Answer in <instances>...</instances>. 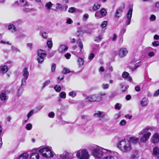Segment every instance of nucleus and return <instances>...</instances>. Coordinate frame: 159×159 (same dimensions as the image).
<instances>
[{"label":"nucleus","mask_w":159,"mask_h":159,"mask_svg":"<svg viewBox=\"0 0 159 159\" xmlns=\"http://www.w3.org/2000/svg\"><path fill=\"white\" fill-rule=\"evenodd\" d=\"M117 147L122 152L126 153L131 149L130 142L127 139H123L120 141L117 144Z\"/></svg>","instance_id":"obj_1"},{"label":"nucleus","mask_w":159,"mask_h":159,"mask_svg":"<svg viewBox=\"0 0 159 159\" xmlns=\"http://www.w3.org/2000/svg\"><path fill=\"white\" fill-rule=\"evenodd\" d=\"M152 130V127L147 126L139 133V134L140 135L144 134L140 139L141 143H145L149 139V136L151 134L149 131H151Z\"/></svg>","instance_id":"obj_2"},{"label":"nucleus","mask_w":159,"mask_h":159,"mask_svg":"<svg viewBox=\"0 0 159 159\" xmlns=\"http://www.w3.org/2000/svg\"><path fill=\"white\" fill-rule=\"evenodd\" d=\"M92 154L96 158L98 159L101 158L103 156L104 153L106 152H103V150L106 151L107 152H110L111 150L106 149L102 148H96L92 149Z\"/></svg>","instance_id":"obj_3"},{"label":"nucleus","mask_w":159,"mask_h":159,"mask_svg":"<svg viewBox=\"0 0 159 159\" xmlns=\"http://www.w3.org/2000/svg\"><path fill=\"white\" fill-rule=\"evenodd\" d=\"M39 152L44 157L51 158L53 156V155L51 152V149L48 147H45L40 149L39 150Z\"/></svg>","instance_id":"obj_4"},{"label":"nucleus","mask_w":159,"mask_h":159,"mask_svg":"<svg viewBox=\"0 0 159 159\" xmlns=\"http://www.w3.org/2000/svg\"><path fill=\"white\" fill-rule=\"evenodd\" d=\"M102 99V97L99 95L93 94L87 96L85 99V101L87 102H99Z\"/></svg>","instance_id":"obj_5"},{"label":"nucleus","mask_w":159,"mask_h":159,"mask_svg":"<svg viewBox=\"0 0 159 159\" xmlns=\"http://www.w3.org/2000/svg\"><path fill=\"white\" fill-rule=\"evenodd\" d=\"M38 57L37 60L39 64L42 63L44 60V58L46 56V53L45 51L39 49L38 51Z\"/></svg>","instance_id":"obj_6"},{"label":"nucleus","mask_w":159,"mask_h":159,"mask_svg":"<svg viewBox=\"0 0 159 159\" xmlns=\"http://www.w3.org/2000/svg\"><path fill=\"white\" fill-rule=\"evenodd\" d=\"M76 155L80 159H88L89 157L88 152L86 149H84L81 152L80 151H78Z\"/></svg>","instance_id":"obj_7"},{"label":"nucleus","mask_w":159,"mask_h":159,"mask_svg":"<svg viewBox=\"0 0 159 159\" xmlns=\"http://www.w3.org/2000/svg\"><path fill=\"white\" fill-rule=\"evenodd\" d=\"M128 50L125 48H120L118 51V54L120 58H123L125 57L128 53Z\"/></svg>","instance_id":"obj_8"},{"label":"nucleus","mask_w":159,"mask_h":159,"mask_svg":"<svg viewBox=\"0 0 159 159\" xmlns=\"http://www.w3.org/2000/svg\"><path fill=\"white\" fill-rule=\"evenodd\" d=\"M132 14V9H130L129 10L126 15V17L125 18L126 20L125 24L126 25H129L131 21Z\"/></svg>","instance_id":"obj_9"},{"label":"nucleus","mask_w":159,"mask_h":159,"mask_svg":"<svg viewBox=\"0 0 159 159\" xmlns=\"http://www.w3.org/2000/svg\"><path fill=\"white\" fill-rule=\"evenodd\" d=\"M94 116L96 117H100L99 120L102 122L104 121L103 120V117L105 115V113L103 112L98 111L95 112L93 114Z\"/></svg>","instance_id":"obj_10"},{"label":"nucleus","mask_w":159,"mask_h":159,"mask_svg":"<svg viewBox=\"0 0 159 159\" xmlns=\"http://www.w3.org/2000/svg\"><path fill=\"white\" fill-rule=\"evenodd\" d=\"M68 47L67 45L61 44H60L58 48V51L61 53L65 52L68 49Z\"/></svg>","instance_id":"obj_11"},{"label":"nucleus","mask_w":159,"mask_h":159,"mask_svg":"<svg viewBox=\"0 0 159 159\" xmlns=\"http://www.w3.org/2000/svg\"><path fill=\"white\" fill-rule=\"evenodd\" d=\"M21 84L19 89H18L17 93V96H20L22 94L23 89H22V86L25 85L26 83V80H21Z\"/></svg>","instance_id":"obj_12"},{"label":"nucleus","mask_w":159,"mask_h":159,"mask_svg":"<svg viewBox=\"0 0 159 159\" xmlns=\"http://www.w3.org/2000/svg\"><path fill=\"white\" fill-rule=\"evenodd\" d=\"M9 68L7 66L4 65H2L0 66V73L5 74L8 70Z\"/></svg>","instance_id":"obj_13"},{"label":"nucleus","mask_w":159,"mask_h":159,"mask_svg":"<svg viewBox=\"0 0 159 159\" xmlns=\"http://www.w3.org/2000/svg\"><path fill=\"white\" fill-rule=\"evenodd\" d=\"M153 155L156 159H159V149L157 147L153 150Z\"/></svg>","instance_id":"obj_14"},{"label":"nucleus","mask_w":159,"mask_h":159,"mask_svg":"<svg viewBox=\"0 0 159 159\" xmlns=\"http://www.w3.org/2000/svg\"><path fill=\"white\" fill-rule=\"evenodd\" d=\"M71 153L69 154L68 152L65 151L63 154L60 155V157L62 159H70Z\"/></svg>","instance_id":"obj_15"},{"label":"nucleus","mask_w":159,"mask_h":159,"mask_svg":"<svg viewBox=\"0 0 159 159\" xmlns=\"http://www.w3.org/2000/svg\"><path fill=\"white\" fill-rule=\"evenodd\" d=\"M152 142L156 143L159 142V134L155 133L152 136Z\"/></svg>","instance_id":"obj_16"},{"label":"nucleus","mask_w":159,"mask_h":159,"mask_svg":"<svg viewBox=\"0 0 159 159\" xmlns=\"http://www.w3.org/2000/svg\"><path fill=\"white\" fill-rule=\"evenodd\" d=\"M123 12V8L121 7H119L118 8L116 11L115 14V16L117 18H119L122 15Z\"/></svg>","instance_id":"obj_17"},{"label":"nucleus","mask_w":159,"mask_h":159,"mask_svg":"<svg viewBox=\"0 0 159 159\" xmlns=\"http://www.w3.org/2000/svg\"><path fill=\"white\" fill-rule=\"evenodd\" d=\"M148 98H144L140 102V104L143 107L146 106L148 104Z\"/></svg>","instance_id":"obj_18"},{"label":"nucleus","mask_w":159,"mask_h":159,"mask_svg":"<svg viewBox=\"0 0 159 159\" xmlns=\"http://www.w3.org/2000/svg\"><path fill=\"white\" fill-rule=\"evenodd\" d=\"M22 74L24 77V79L26 80L27 79L29 75V73L28 69L26 68H25L24 69L22 72Z\"/></svg>","instance_id":"obj_19"},{"label":"nucleus","mask_w":159,"mask_h":159,"mask_svg":"<svg viewBox=\"0 0 159 159\" xmlns=\"http://www.w3.org/2000/svg\"><path fill=\"white\" fill-rule=\"evenodd\" d=\"M39 154L37 152H32L30 155V159H39Z\"/></svg>","instance_id":"obj_20"},{"label":"nucleus","mask_w":159,"mask_h":159,"mask_svg":"<svg viewBox=\"0 0 159 159\" xmlns=\"http://www.w3.org/2000/svg\"><path fill=\"white\" fill-rule=\"evenodd\" d=\"M111 152H105L106 155L104 157L103 159H115L110 154Z\"/></svg>","instance_id":"obj_21"},{"label":"nucleus","mask_w":159,"mask_h":159,"mask_svg":"<svg viewBox=\"0 0 159 159\" xmlns=\"http://www.w3.org/2000/svg\"><path fill=\"white\" fill-rule=\"evenodd\" d=\"M8 29L12 33L15 32L16 30V27L12 24L9 25Z\"/></svg>","instance_id":"obj_22"},{"label":"nucleus","mask_w":159,"mask_h":159,"mask_svg":"<svg viewBox=\"0 0 159 159\" xmlns=\"http://www.w3.org/2000/svg\"><path fill=\"white\" fill-rule=\"evenodd\" d=\"M29 155L26 153H23L21 154L19 158V159H28Z\"/></svg>","instance_id":"obj_23"},{"label":"nucleus","mask_w":159,"mask_h":159,"mask_svg":"<svg viewBox=\"0 0 159 159\" xmlns=\"http://www.w3.org/2000/svg\"><path fill=\"white\" fill-rule=\"evenodd\" d=\"M139 140V139L135 137H132L130 139V141L134 144L136 143Z\"/></svg>","instance_id":"obj_24"},{"label":"nucleus","mask_w":159,"mask_h":159,"mask_svg":"<svg viewBox=\"0 0 159 159\" xmlns=\"http://www.w3.org/2000/svg\"><path fill=\"white\" fill-rule=\"evenodd\" d=\"M141 62H139L136 63L135 65L134 66V67H133L132 66H130V68L132 70H135L139 67L140 66H141Z\"/></svg>","instance_id":"obj_25"},{"label":"nucleus","mask_w":159,"mask_h":159,"mask_svg":"<svg viewBox=\"0 0 159 159\" xmlns=\"http://www.w3.org/2000/svg\"><path fill=\"white\" fill-rule=\"evenodd\" d=\"M47 45L49 48L51 49L52 48V43L51 38L49 39L47 42Z\"/></svg>","instance_id":"obj_26"},{"label":"nucleus","mask_w":159,"mask_h":159,"mask_svg":"<svg viewBox=\"0 0 159 159\" xmlns=\"http://www.w3.org/2000/svg\"><path fill=\"white\" fill-rule=\"evenodd\" d=\"M84 61L83 59L81 58H79L77 61L78 65L79 66H83L84 63Z\"/></svg>","instance_id":"obj_27"},{"label":"nucleus","mask_w":159,"mask_h":159,"mask_svg":"<svg viewBox=\"0 0 159 159\" xmlns=\"http://www.w3.org/2000/svg\"><path fill=\"white\" fill-rule=\"evenodd\" d=\"M77 44L79 45V46L80 48V51H82V49L83 47V43L81 41L80 39H78L77 42Z\"/></svg>","instance_id":"obj_28"},{"label":"nucleus","mask_w":159,"mask_h":159,"mask_svg":"<svg viewBox=\"0 0 159 159\" xmlns=\"http://www.w3.org/2000/svg\"><path fill=\"white\" fill-rule=\"evenodd\" d=\"M0 98L2 101L6 100L7 99L6 94L5 93H2L0 94Z\"/></svg>","instance_id":"obj_29"},{"label":"nucleus","mask_w":159,"mask_h":159,"mask_svg":"<svg viewBox=\"0 0 159 159\" xmlns=\"http://www.w3.org/2000/svg\"><path fill=\"white\" fill-rule=\"evenodd\" d=\"M100 7V4L98 3H95L94 5L93 9L94 11H96L99 9Z\"/></svg>","instance_id":"obj_30"},{"label":"nucleus","mask_w":159,"mask_h":159,"mask_svg":"<svg viewBox=\"0 0 159 159\" xmlns=\"http://www.w3.org/2000/svg\"><path fill=\"white\" fill-rule=\"evenodd\" d=\"M121 88L122 92L125 93L126 91L129 86L127 85H124L122 84H121Z\"/></svg>","instance_id":"obj_31"},{"label":"nucleus","mask_w":159,"mask_h":159,"mask_svg":"<svg viewBox=\"0 0 159 159\" xmlns=\"http://www.w3.org/2000/svg\"><path fill=\"white\" fill-rule=\"evenodd\" d=\"M100 13L102 17L106 15L107 12L105 9L104 8H102L100 10Z\"/></svg>","instance_id":"obj_32"},{"label":"nucleus","mask_w":159,"mask_h":159,"mask_svg":"<svg viewBox=\"0 0 159 159\" xmlns=\"http://www.w3.org/2000/svg\"><path fill=\"white\" fill-rule=\"evenodd\" d=\"M52 3L51 2H49L48 3H46L45 5V7L48 10H50L51 9V7L52 6Z\"/></svg>","instance_id":"obj_33"},{"label":"nucleus","mask_w":159,"mask_h":159,"mask_svg":"<svg viewBox=\"0 0 159 159\" xmlns=\"http://www.w3.org/2000/svg\"><path fill=\"white\" fill-rule=\"evenodd\" d=\"M60 98H63L65 99L66 97V93L63 91L61 92L59 94Z\"/></svg>","instance_id":"obj_34"},{"label":"nucleus","mask_w":159,"mask_h":159,"mask_svg":"<svg viewBox=\"0 0 159 159\" xmlns=\"http://www.w3.org/2000/svg\"><path fill=\"white\" fill-rule=\"evenodd\" d=\"M122 107V105L121 104L119 103H117L115 106V108L116 110H119Z\"/></svg>","instance_id":"obj_35"},{"label":"nucleus","mask_w":159,"mask_h":159,"mask_svg":"<svg viewBox=\"0 0 159 159\" xmlns=\"http://www.w3.org/2000/svg\"><path fill=\"white\" fill-rule=\"evenodd\" d=\"M20 2L22 3H24L23 4V6H29V4L27 2V1H25V0H19Z\"/></svg>","instance_id":"obj_36"},{"label":"nucleus","mask_w":159,"mask_h":159,"mask_svg":"<svg viewBox=\"0 0 159 159\" xmlns=\"http://www.w3.org/2000/svg\"><path fill=\"white\" fill-rule=\"evenodd\" d=\"M70 72V71L69 69L66 68H64L62 71V73L64 74L68 73Z\"/></svg>","instance_id":"obj_37"},{"label":"nucleus","mask_w":159,"mask_h":159,"mask_svg":"<svg viewBox=\"0 0 159 159\" xmlns=\"http://www.w3.org/2000/svg\"><path fill=\"white\" fill-rule=\"evenodd\" d=\"M102 36L99 35L95 38L94 41L96 42H99L102 39Z\"/></svg>","instance_id":"obj_38"},{"label":"nucleus","mask_w":159,"mask_h":159,"mask_svg":"<svg viewBox=\"0 0 159 159\" xmlns=\"http://www.w3.org/2000/svg\"><path fill=\"white\" fill-rule=\"evenodd\" d=\"M32 127V125L31 124L29 123L26 125V129L27 130H30Z\"/></svg>","instance_id":"obj_39"},{"label":"nucleus","mask_w":159,"mask_h":159,"mask_svg":"<svg viewBox=\"0 0 159 159\" xmlns=\"http://www.w3.org/2000/svg\"><path fill=\"white\" fill-rule=\"evenodd\" d=\"M129 74L128 72H124L122 75V77L124 78H129Z\"/></svg>","instance_id":"obj_40"},{"label":"nucleus","mask_w":159,"mask_h":159,"mask_svg":"<svg viewBox=\"0 0 159 159\" xmlns=\"http://www.w3.org/2000/svg\"><path fill=\"white\" fill-rule=\"evenodd\" d=\"M54 89L57 92H60L61 90V88L60 86L56 85L54 86Z\"/></svg>","instance_id":"obj_41"},{"label":"nucleus","mask_w":159,"mask_h":159,"mask_svg":"<svg viewBox=\"0 0 159 159\" xmlns=\"http://www.w3.org/2000/svg\"><path fill=\"white\" fill-rule=\"evenodd\" d=\"M69 95L72 98H74L76 96V93L74 91H72L69 93Z\"/></svg>","instance_id":"obj_42"},{"label":"nucleus","mask_w":159,"mask_h":159,"mask_svg":"<svg viewBox=\"0 0 159 159\" xmlns=\"http://www.w3.org/2000/svg\"><path fill=\"white\" fill-rule=\"evenodd\" d=\"M94 55L93 53H91L89 54L88 56V59L89 60V61H91L94 57Z\"/></svg>","instance_id":"obj_43"},{"label":"nucleus","mask_w":159,"mask_h":159,"mask_svg":"<svg viewBox=\"0 0 159 159\" xmlns=\"http://www.w3.org/2000/svg\"><path fill=\"white\" fill-rule=\"evenodd\" d=\"M95 16L96 17H97L98 18H100L102 17V16L100 13V12H96L95 14Z\"/></svg>","instance_id":"obj_44"},{"label":"nucleus","mask_w":159,"mask_h":159,"mask_svg":"<svg viewBox=\"0 0 159 159\" xmlns=\"http://www.w3.org/2000/svg\"><path fill=\"white\" fill-rule=\"evenodd\" d=\"M107 22L106 21H103L101 24V26L102 28L106 27L107 25Z\"/></svg>","instance_id":"obj_45"},{"label":"nucleus","mask_w":159,"mask_h":159,"mask_svg":"<svg viewBox=\"0 0 159 159\" xmlns=\"http://www.w3.org/2000/svg\"><path fill=\"white\" fill-rule=\"evenodd\" d=\"M34 114V111L33 110L30 111L27 115V117L28 119L32 115Z\"/></svg>","instance_id":"obj_46"},{"label":"nucleus","mask_w":159,"mask_h":159,"mask_svg":"<svg viewBox=\"0 0 159 159\" xmlns=\"http://www.w3.org/2000/svg\"><path fill=\"white\" fill-rule=\"evenodd\" d=\"M89 15L88 14L86 13L83 16V20L84 21H85L87 20L89 18Z\"/></svg>","instance_id":"obj_47"},{"label":"nucleus","mask_w":159,"mask_h":159,"mask_svg":"<svg viewBox=\"0 0 159 159\" xmlns=\"http://www.w3.org/2000/svg\"><path fill=\"white\" fill-rule=\"evenodd\" d=\"M109 85L108 84H103L102 85V87L103 89H108Z\"/></svg>","instance_id":"obj_48"},{"label":"nucleus","mask_w":159,"mask_h":159,"mask_svg":"<svg viewBox=\"0 0 159 159\" xmlns=\"http://www.w3.org/2000/svg\"><path fill=\"white\" fill-rule=\"evenodd\" d=\"M50 83V81L49 80L47 81H45L43 84V86L42 87V88L43 89L46 86L48 85Z\"/></svg>","instance_id":"obj_49"},{"label":"nucleus","mask_w":159,"mask_h":159,"mask_svg":"<svg viewBox=\"0 0 159 159\" xmlns=\"http://www.w3.org/2000/svg\"><path fill=\"white\" fill-rule=\"evenodd\" d=\"M126 123V121L124 120H122L120 121L119 124L121 126H123L125 125Z\"/></svg>","instance_id":"obj_50"},{"label":"nucleus","mask_w":159,"mask_h":159,"mask_svg":"<svg viewBox=\"0 0 159 159\" xmlns=\"http://www.w3.org/2000/svg\"><path fill=\"white\" fill-rule=\"evenodd\" d=\"M48 116L50 118H53L55 116V113L53 112H51L48 114Z\"/></svg>","instance_id":"obj_51"},{"label":"nucleus","mask_w":159,"mask_h":159,"mask_svg":"<svg viewBox=\"0 0 159 159\" xmlns=\"http://www.w3.org/2000/svg\"><path fill=\"white\" fill-rule=\"evenodd\" d=\"M75 8L73 7L70 8L68 10V11L70 13H73L75 12Z\"/></svg>","instance_id":"obj_52"},{"label":"nucleus","mask_w":159,"mask_h":159,"mask_svg":"<svg viewBox=\"0 0 159 159\" xmlns=\"http://www.w3.org/2000/svg\"><path fill=\"white\" fill-rule=\"evenodd\" d=\"M56 65L55 64H53L51 67V70L52 72H54L55 70Z\"/></svg>","instance_id":"obj_53"},{"label":"nucleus","mask_w":159,"mask_h":159,"mask_svg":"<svg viewBox=\"0 0 159 159\" xmlns=\"http://www.w3.org/2000/svg\"><path fill=\"white\" fill-rule=\"evenodd\" d=\"M137 154V153L136 152H134V153L133 154L130 158H133L134 159H136V155Z\"/></svg>","instance_id":"obj_54"},{"label":"nucleus","mask_w":159,"mask_h":159,"mask_svg":"<svg viewBox=\"0 0 159 159\" xmlns=\"http://www.w3.org/2000/svg\"><path fill=\"white\" fill-rule=\"evenodd\" d=\"M152 44L154 46H157L159 45V42L158 41L153 42L152 43Z\"/></svg>","instance_id":"obj_55"},{"label":"nucleus","mask_w":159,"mask_h":159,"mask_svg":"<svg viewBox=\"0 0 159 159\" xmlns=\"http://www.w3.org/2000/svg\"><path fill=\"white\" fill-rule=\"evenodd\" d=\"M156 19V16L154 15H152L151 16L150 18V20L153 21Z\"/></svg>","instance_id":"obj_56"},{"label":"nucleus","mask_w":159,"mask_h":159,"mask_svg":"<svg viewBox=\"0 0 159 159\" xmlns=\"http://www.w3.org/2000/svg\"><path fill=\"white\" fill-rule=\"evenodd\" d=\"M71 54L70 53H67L65 55V57L67 59H69L70 57Z\"/></svg>","instance_id":"obj_57"},{"label":"nucleus","mask_w":159,"mask_h":159,"mask_svg":"<svg viewBox=\"0 0 159 159\" xmlns=\"http://www.w3.org/2000/svg\"><path fill=\"white\" fill-rule=\"evenodd\" d=\"M56 8L57 9H60L62 8V6L61 4L57 3L56 4Z\"/></svg>","instance_id":"obj_58"},{"label":"nucleus","mask_w":159,"mask_h":159,"mask_svg":"<svg viewBox=\"0 0 159 159\" xmlns=\"http://www.w3.org/2000/svg\"><path fill=\"white\" fill-rule=\"evenodd\" d=\"M116 95V93L115 92H113L111 93L109 97L110 98H113Z\"/></svg>","instance_id":"obj_59"},{"label":"nucleus","mask_w":159,"mask_h":159,"mask_svg":"<svg viewBox=\"0 0 159 159\" xmlns=\"http://www.w3.org/2000/svg\"><path fill=\"white\" fill-rule=\"evenodd\" d=\"M42 36L43 38L46 39L47 38L48 36L47 33H46V32H43L42 33Z\"/></svg>","instance_id":"obj_60"},{"label":"nucleus","mask_w":159,"mask_h":159,"mask_svg":"<svg viewBox=\"0 0 159 159\" xmlns=\"http://www.w3.org/2000/svg\"><path fill=\"white\" fill-rule=\"evenodd\" d=\"M159 95V89L156 91L154 94L153 96L154 97L157 96Z\"/></svg>","instance_id":"obj_61"},{"label":"nucleus","mask_w":159,"mask_h":159,"mask_svg":"<svg viewBox=\"0 0 159 159\" xmlns=\"http://www.w3.org/2000/svg\"><path fill=\"white\" fill-rule=\"evenodd\" d=\"M12 50L14 52H20V50L19 49H18L17 48H15V47L13 48L12 49Z\"/></svg>","instance_id":"obj_62"},{"label":"nucleus","mask_w":159,"mask_h":159,"mask_svg":"<svg viewBox=\"0 0 159 159\" xmlns=\"http://www.w3.org/2000/svg\"><path fill=\"white\" fill-rule=\"evenodd\" d=\"M72 22V20L70 18L68 19L66 21V23L68 24H71Z\"/></svg>","instance_id":"obj_63"},{"label":"nucleus","mask_w":159,"mask_h":159,"mask_svg":"<svg viewBox=\"0 0 159 159\" xmlns=\"http://www.w3.org/2000/svg\"><path fill=\"white\" fill-rule=\"evenodd\" d=\"M155 54L154 52H151L148 53V56L150 57H152L154 56Z\"/></svg>","instance_id":"obj_64"}]
</instances>
